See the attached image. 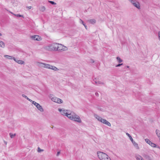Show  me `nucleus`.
Returning <instances> with one entry per match:
<instances>
[{"instance_id": "nucleus-1", "label": "nucleus", "mask_w": 160, "mask_h": 160, "mask_svg": "<svg viewBox=\"0 0 160 160\" xmlns=\"http://www.w3.org/2000/svg\"><path fill=\"white\" fill-rule=\"evenodd\" d=\"M37 65L40 67L52 69L54 71H57L59 70V69L56 67L47 63L38 62Z\"/></svg>"}, {"instance_id": "nucleus-2", "label": "nucleus", "mask_w": 160, "mask_h": 160, "mask_svg": "<svg viewBox=\"0 0 160 160\" xmlns=\"http://www.w3.org/2000/svg\"><path fill=\"white\" fill-rule=\"evenodd\" d=\"M58 45L59 43H53L45 46L44 48L48 51H58L57 48H58Z\"/></svg>"}, {"instance_id": "nucleus-3", "label": "nucleus", "mask_w": 160, "mask_h": 160, "mask_svg": "<svg viewBox=\"0 0 160 160\" xmlns=\"http://www.w3.org/2000/svg\"><path fill=\"white\" fill-rule=\"evenodd\" d=\"M68 118L70 119L79 123L82 122V120L80 117L74 112H71Z\"/></svg>"}, {"instance_id": "nucleus-4", "label": "nucleus", "mask_w": 160, "mask_h": 160, "mask_svg": "<svg viewBox=\"0 0 160 160\" xmlns=\"http://www.w3.org/2000/svg\"><path fill=\"white\" fill-rule=\"evenodd\" d=\"M97 154L100 160H111L109 157L105 153L101 152H98Z\"/></svg>"}, {"instance_id": "nucleus-5", "label": "nucleus", "mask_w": 160, "mask_h": 160, "mask_svg": "<svg viewBox=\"0 0 160 160\" xmlns=\"http://www.w3.org/2000/svg\"><path fill=\"white\" fill-rule=\"evenodd\" d=\"M129 1L135 7L138 9L141 8L139 3L136 0H129Z\"/></svg>"}, {"instance_id": "nucleus-6", "label": "nucleus", "mask_w": 160, "mask_h": 160, "mask_svg": "<svg viewBox=\"0 0 160 160\" xmlns=\"http://www.w3.org/2000/svg\"><path fill=\"white\" fill-rule=\"evenodd\" d=\"M58 48V51L60 52L66 51L68 50V48L67 47L60 44L58 45V48Z\"/></svg>"}, {"instance_id": "nucleus-7", "label": "nucleus", "mask_w": 160, "mask_h": 160, "mask_svg": "<svg viewBox=\"0 0 160 160\" xmlns=\"http://www.w3.org/2000/svg\"><path fill=\"white\" fill-rule=\"evenodd\" d=\"M30 38L32 40L34 41H40L42 40V38L40 36L37 35L31 36Z\"/></svg>"}, {"instance_id": "nucleus-8", "label": "nucleus", "mask_w": 160, "mask_h": 160, "mask_svg": "<svg viewBox=\"0 0 160 160\" xmlns=\"http://www.w3.org/2000/svg\"><path fill=\"white\" fill-rule=\"evenodd\" d=\"M51 99L52 101L58 103H62L63 102L62 99L56 97H52Z\"/></svg>"}, {"instance_id": "nucleus-9", "label": "nucleus", "mask_w": 160, "mask_h": 160, "mask_svg": "<svg viewBox=\"0 0 160 160\" xmlns=\"http://www.w3.org/2000/svg\"><path fill=\"white\" fill-rule=\"evenodd\" d=\"M143 157L147 160H153V156L151 155L144 154L143 155Z\"/></svg>"}, {"instance_id": "nucleus-10", "label": "nucleus", "mask_w": 160, "mask_h": 160, "mask_svg": "<svg viewBox=\"0 0 160 160\" xmlns=\"http://www.w3.org/2000/svg\"><path fill=\"white\" fill-rule=\"evenodd\" d=\"M146 142L150 145L153 148H156V145L154 143L152 142L149 139H145Z\"/></svg>"}, {"instance_id": "nucleus-11", "label": "nucleus", "mask_w": 160, "mask_h": 160, "mask_svg": "<svg viewBox=\"0 0 160 160\" xmlns=\"http://www.w3.org/2000/svg\"><path fill=\"white\" fill-rule=\"evenodd\" d=\"M67 111L68 110H63L61 112V113L62 115L66 116L69 118V117L70 116L69 115H70V113H69V112H68Z\"/></svg>"}, {"instance_id": "nucleus-12", "label": "nucleus", "mask_w": 160, "mask_h": 160, "mask_svg": "<svg viewBox=\"0 0 160 160\" xmlns=\"http://www.w3.org/2000/svg\"><path fill=\"white\" fill-rule=\"evenodd\" d=\"M13 60L17 62L18 63L20 64H24V61L21 60H19L18 59H16L15 58H13Z\"/></svg>"}, {"instance_id": "nucleus-13", "label": "nucleus", "mask_w": 160, "mask_h": 160, "mask_svg": "<svg viewBox=\"0 0 160 160\" xmlns=\"http://www.w3.org/2000/svg\"><path fill=\"white\" fill-rule=\"evenodd\" d=\"M37 109L40 111L41 112H43L44 111L43 109L42 106H41L39 103L37 105L36 107Z\"/></svg>"}, {"instance_id": "nucleus-14", "label": "nucleus", "mask_w": 160, "mask_h": 160, "mask_svg": "<svg viewBox=\"0 0 160 160\" xmlns=\"http://www.w3.org/2000/svg\"><path fill=\"white\" fill-rule=\"evenodd\" d=\"M87 22L90 24H94L96 23V21L95 19H92L89 20H87Z\"/></svg>"}, {"instance_id": "nucleus-15", "label": "nucleus", "mask_w": 160, "mask_h": 160, "mask_svg": "<svg viewBox=\"0 0 160 160\" xmlns=\"http://www.w3.org/2000/svg\"><path fill=\"white\" fill-rule=\"evenodd\" d=\"M135 157L137 160H144L143 158L139 154L136 155Z\"/></svg>"}, {"instance_id": "nucleus-16", "label": "nucleus", "mask_w": 160, "mask_h": 160, "mask_svg": "<svg viewBox=\"0 0 160 160\" xmlns=\"http://www.w3.org/2000/svg\"><path fill=\"white\" fill-rule=\"evenodd\" d=\"M132 142L133 143V145L134 146V147L136 148V149H139V148L138 147V144L136 142L134 141H133Z\"/></svg>"}, {"instance_id": "nucleus-17", "label": "nucleus", "mask_w": 160, "mask_h": 160, "mask_svg": "<svg viewBox=\"0 0 160 160\" xmlns=\"http://www.w3.org/2000/svg\"><path fill=\"white\" fill-rule=\"evenodd\" d=\"M156 133L159 138V140L160 141V131L158 129H156Z\"/></svg>"}, {"instance_id": "nucleus-18", "label": "nucleus", "mask_w": 160, "mask_h": 160, "mask_svg": "<svg viewBox=\"0 0 160 160\" xmlns=\"http://www.w3.org/2000/svg\"><path fill=\"white\" fill-rule=\"evenodd\" d=\"M94 116L96 119H97L98 121H99L100 122L101 121V119L102 118L101 117L99 116L97 114H95L94 115Z\"/></svg>"}, {"instance_id": "nucleus-19", "label": "nucleus", "mask_w": 160, "mask_h": 160, "mask_svg": "<svg viewBox=\"0 0 160 160\" xmlns=\"http://www.w3.org/2000/svg\"><path fill=\"white\" fill-rule=\"evenodd\" d=\"M22 96L23 97V98H25L27 99L30 101L31 102H32V100L31 99H30L29 98H28L26 95L24 94H22Z\"/></svg>"}, {"instance_id": "nucleus-20", "label": "nucleus", "mask_w": 160, "mask_h": 160, "mask_svg": "<svg viewBox=\"0 0 160 160\" xmlns=\"http://www.w3.org/2000/svg\"><path fill=\"white\" fill-rule=\"evenodd\" d=\"M116 59L118 62L119 63H121L123 61V60L121 59L119 57H117L116 58Z\"/></svg>"}, {"instance_id": "nucleus-21", "label": "nucleus", "mask_w": 160, "mask_h": 160, "mask_svg": "<svg viewBox=\"0 0 160 160\" xmlns=\"http://www.w3.org/2000/svg\"><path fill=\"white\" fill-rule=\"evenodd\" d=\"M103 123L107 125L108 126H111V123L109 122H108V121H107L106 120H105V121L104 122V123Z\"/></svg>"}, {"instance_id": "nucleus-22", "label": "nucleus", "mask_w": 160, "mask_h": 160, "mask_svg": "<svg viewBox=\"0 0 160 160\" xmlns=\"http://www.w3.org/2000/svg\"><path fill=\"white\" fill-rule=\"evenodd\" d=\"M40 10L42 12H44L46 10V8L44 6H42L39 8Z\"/></svg>"}, {"instance_id": "nucleus-23", "label": "nucleus", "mask_w": 160, "mask_h": 160, "mask_svg": "<svg viewBox=\"0 0 160 160\" xmlns=\"http://www.w3.org/2000/svg\"><path fill=\"white\" fill-rule=\"evenodd\" d=\"M4 42L2 41H0V47L2 48H4Z\"/></svg>"}, {"instance_id": "nucleus-24", "label": "nucleus", "mask_w": 160, "mask_h": 160, "mask_svg": "<svg viewBox=\"0 0 160 160\" xmlns=\"http://www.w3.org/2000/svg\"><path fill=\"white\" fill-rule=\"evenodd\" d=\"M126 135L129 138L130 140H131V142H132L133 141L132 137L128 133H127Z\"/></svg>"}, {"instance_id": "nucleus-25", "label": "nucleus", "mask_w": 160, "mask_h": 160, "mask_svg": "<svg viewBox=\"0 0 160 160\" xmlns=\"http://www.w3.org/2000/svg\"><path fill=\"white\" fill-rule=\"evenodd\" d=\"M4 57L6 58H7L9 59H12V57L8 55H5Z\"/></svg>"}, {"instance_id": "nucleus-26", "label": "nucleus", "mask_w": 160, "mask_h": 160, "mask_svg": "<svg viewBox=\"0 0 160 160\" xmlns=\"http://www.w3.org/2000/svg\"><path fill=\"white\" fill-rule=\"evenodd\" d=\"M9 135L11 138H13L16 136V134L15 133L13 134L11 133H9Z\"/></svg>"}, {"instance_id": "nucleus-27", "label": "nucleus", "mask_w": 160, "mask_h": 160, "mask_svg": "<svg viewBox=\"0 0 160 160\" xmlns=\"http://www.w3.org/2000/svg\"><path fill=\"white\" fill-rule=\"evenodd\" d=\"M44 151L43 149H42L40 148L39 147H38V152H41Z\"/></svg>"}, {"instance_id": "nucleus-28", "label": "nucleus", "mask_w": 160, "mask_h": 160, "mask_svg": "<svg viewBox=\"0 0 160 160\" xmlns=\"http://www.w3.org/2000/svg\"><path fill=\"white\" fill-rule=\"evenodd\" d=\"M14 15L18 17H22L23 18V16L22 15H21L18 14H14Z\"/></svg>"}, {"instance_id": "nucleus-29", "label": "nucleus", "mask_w": 160, "mask_h": 160, "mask_svg": "<svg viewBox=\"0 0 160 160\" xmlns=\"http://www.w3.org/2000/svg\"><path fill=\"white\" fill-rule=\"evenodd\" d=\"M32 103L35 106H36V107L37 106V105L38 103H37L36 102H35V101H32Z\"/></svg>"}, {"instance_id": "nucleus-30", "label": "nucleus", "mask_w": 160, "mask_h": 160, "mask_svg": "<svg viewBox=\"0 0 160 160\" xmlns=\"http://www.w3.org/2000/svg\"><path fill=\"white\" fill-rule=\"evenodd\" d=\"M49 2H50L51 4H52V5H56V3L54 2L53 1H48Z\"/></svg>"}, {"instance_id": "nucleus-31", "label": "nucleus", "mask_w": 160, "mask_h": 160, "mask_svg": "<svg viewBox=\"0 0 160 160\" xmlns=\"http://www.w3.org/2000/svg\"><path fill=\"white\" fill-rule=\"evenodd\" d=\"M101 84L104 85V83L103 82L98 81V84Z\"/></svg>"}, {"instance_id": "nucleus-32", "label": "nucleus", "mask_w": 160, "mask_h": 160, "mask_svg": "<svg viewBox=\"0 0 160 160\" xmlns=\"http://www.w3.org/2000/svg\"><path fill=\"white\" fill-rule=\"evenodd\" d=\"M105 120V119L102 118V119H101V121L100 122H102V123H103Z\"/></svg>"}, {"instance_id": "nucleus-33", "label": "nucleus", "mask_w": 160, "mask_h": 160, "mask_svg": "<svg viewBox=\"0 0 160 160\" xmlns=\"http://www.w3.org/2000/svg\"><path fill=\"white\" fill-rule=\"evenodd\" d=\"M123 65V63H119L118 64V65H117L116 67H120V66H121V65Z\"/></svg>"}, {"instance_id": "nucleus-34", "label": "nucleus", "mask_w": 160, "mask_h": 160, "mask_svg": "<svg viewBox=\"0 0 160 160\" xmlns=\"http://www.w3.org/2000/svg\"><path fill=\"white\" fill-rule=\"evenodd\" d=\"M79 22L80 23H82V24H83L84 23L83 21L81 19H79Z\"/></svg>"}, {"instance_id": "nucleus-35", "label": "nucleus", "mask_w": 160, "mask_h": 160, "mask_svg": "<svg viewBox=\"0 0 160 160\" xmlns=\"http://www.w3.org/2000/svg\"><path fill=\"white\" fill-rule=\"evenodd\" d=\"M158 39H159V40L160 41V32H158Z\"/></svg>"}, {"instance_id": "nucleus-36", "label": "nucleus", "mask_w": 160, "mask_h": 160, "mask_svg": "<svg viewBox=\"0 0 160 160\" xmlns=\"http://www.w3.org/2000/svg\"><path fill=\"white\" fill-rule=\"evenodd\" d=\"M95 95L96 96L98 97L99 96V94L98 92H96L95 93Z\"/></svg>"}, {"instance_id": "nucleus-37", "label": "nucleus", "mask_w": 160, "mask_h": 160, "mask_svg": "<svg viewBox=\"0 0 160 160\" xmlns=\"http://www.w3.org/2000/svg\"><path fill=\"white\" fill-rule=\"evenodd\" d=\"M94 81L96 83V84H98V81H97L96 80H94Z\"/></svg>"}, {"instance_id": "nucleus-38", "label": "nucleus", "mask_w": 160, "mask_h": 160, "mask_svg": "<svg viewBox=\"0 0 160 160\" xmlns=\"http://www.w3.org/2000/svg\"><path fill=\"white\" fill-rule=\"evenodd\" d=\"M60 152H58L57 153V156H58L60 154Z\"/></svg>"}, {"instance_id": "nucleus-39", "label": "nucleus", "mask_w": 160, "mask_h": 160, "mask_svg": "<svg viewBox=\"0 0 160 160\" xmlns=\"http://www.w3.org/2000/svg\"><path fill=\"white\" fill-rule=\"evenodd\" d=\"M62 110L61 109H60V108H59L58 109V111L60 112H61L62 111Z\"/></svg>"}, {"instance_id": "nucleus-40", "label": "nucleus", "mask_w": 160, "mask_h": 160, "mask_svg": "<svg viewBox=\"0 0 160 160\" xmlns=\"http://www.w3.org/2000/svg\"><path fill=\"white\" fill-rule=\"evenodd\" d=\"M31 8H32L31 6L28 7H27V8H28V9H31Z\"/></svg>"}, {"instance_id": "nucleus-41", "label": "nucleus", "mask_w": 160, "mask_h": 160, "mask_svg": "<svg viewBox=\"0 0 160 160\" xmlns=\"http://www.w3.org/2000/svg\"><path fill=\"white\" fill-rule=\"evenodd\" d=\"M85 28L87 29V26H85Z\"/></svg>"}, {"instance_id": "nucleus-42", "label": "nucleus", "mask_w": 160, "mask_h": 160, "mask_svg": "<svg viewBox=\"0 0 160 160\" xmlns=\"http://www.w3.org/2000/svg\"><path fill=\"white\" fill-rule=\"evenodd\" d=\"M9 12H10L11 13H12V14H13V15H14V14H15L13 13H12V12H11L10 11H9Z\"/></svg>"}, {"instance_id": "nucleus-43", "label": "nucleus", "mask_w": 160, "mask_h": 160, "mask_svg": "<svg viewBox=\"0 0 160 160\" xmlns=\"http://www.w3.org/2000/svg\"><path fill=\"white\" fill-rule=\"evenodd\" d=\"M127 68H129V66H126V67Z\"/></svg>"}, {"instance_id": "nucleus-44", "label": "nucleus", "mask_w": 160, "mask_h": 160, "mask_svg": "<svg viewBox=\"0 0 160 160\" xmlns=\"http://www.w3.org/2000/svg\"><path fill=\"white\" fill-rule=\"evenodd\" d=\"M91 61H92V62H93H93H94V61L93 60H92V59H91Z\"/></svg>"}, {"instance_id": "nucleus-45", "label": "nucleus", "mask_w": 160, "mask_h": 160, "mask_svg": "<svg viewBox=\"0 0 160 160\" xmlns=\"http://www.w3.org/2000/svg\"><path fill=\"white\" fill-rule=\"evenodd\" d=\"M157 148H160L159 146H158L157 147H156Z\"/></svg>"}, {"instance_id": "nucleus-46", "label": "nucleus", "mask_w": 160, "mask_h": 160, "mask_svg": "<svg viewBox=\"0 0 160 160\" xmlns=\"http://www.w3.org/2000/svg\"><path fill=\"white\" fill-rule=\"evenodd\" d=\"M82 24L85 27V26H86L84 24V23H83V24Z\"/></svg>"}, {"instance_id": "nucleus-47", "label": "nucleus", "mask_w": 160, "mask_h": 160, "mask_svg": "<svg viewBox=\"0 0 160 160\" xmlns=\"http://www.w3.org/2000/svg\"><path fill=\"white\" fill-rule=\"evenodd\" d=\"M82 24L85 27V26H86L84 24V23H83V24Z\"/></svg>"}, {"instance_id": "nucleus-48", "label": "nucleus", "mask_w": 160, "mask_h": 160, "mask_svg": "<svg viewBox=\"0 0 160 160\" xmlns=\"http://www.w3.org/2000/svg\"><path fill=\"white\" fill-rule=\"evenodd\" d=\"M2 34H1V33H0V36H2Z\"/></svg>"}, {"instance_id": "nucleus-49", "label": "nucleus", "mask_w": 160, "mask_h": 160, "mask_svg": "<svg viewBox=\"0 0 160 160\" xmlns=\"http://www.w3.org/2000/svg\"><path fill=\"white\" fill-rule=\"evenodd\" d=\"M5 143L6 144H7V142H5Z\"/></svg>"}]
</instances>
